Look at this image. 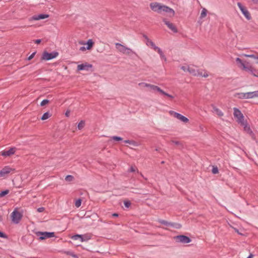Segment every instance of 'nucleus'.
<instances>
[{"instance_id":"nucleus-37","label":"nucleus","mask_w":258,"mask_h":258,"mask_svg":"<svg viewBox=\"0 0 258 258\" xmlns=\"http://www.w3.org/2000/svg\"><path fill=\"white\" fill-rule=\"evenodd\" d=\"M73 179L74 177L71 175H67L65 178V180L67 181H73Z\"/></svg>"},{"instance_id":"nucleus-25","label":"nucleus","mask_w":258,"mask_h":258,"mask_svg":"<svg viewBox=\"0 0 258 258\" xmlns=\"http://www.w3.org/2000/svg\"><path fill=\"white\" fill-rule=\"evenodd\" d=\"M59 252L63 253H65L69 255H71L72 257H75V258L77 257V255L76 254H75L74 252H73L71 251H64V250H60Z\"/></svg>"},{"instance_id":"nucleus-23","label":"nucleus","mask_w":258,"mask_h":258,"mask_svg":"<svg viewBox=\"0 0 258 258\" xmlns=\"http://www.w3.org/2000/svg\"><path fill=\"white\" fill-rule=\"evenodd\" d=\"M243 69L244 70L246 71H247V72H249L251 73L254 76H256L254 74V72H255V70L252 67H251V66L247 67L246 66H243Z\"/></svg>"},{"instance_id":"nucleus-35","label":"nucleus","mask_w":258,"mask_h":258,"mask_svg":"<svg viewBox=\"0 0 258 258\" xmlns=\"http://www.w3.org/2000/svg\"><path fill=\"white\" fill-rule=\"evenodd\" d=\"M93 45V42L91 39H89L87 42V47H86L87 49H90Z\"/></svg>"},{"instance_id":"nucleus-29","label":"nucleus","mask_w":258,"mask_h":258,"mask_svg":"<svg viewBox=\"0 0 258 258\" xmlns=\"http://www.w3.org/2000/svg\"><path fill=\"white\" fill-rule=\"evenodd\" d=\"M124 142L125 143H128V144L132 145L134 146H138V143L133 140H125V141H124Z\"/></svg>"},{"instance_id":"nucleus-26","label":"nucleus","mask_w":258,"mask_h":258,"mask_svg":"<svg viewBox=\"0 0 258 258\" xmlns=\"http://www.w3.org/2000/svg\"><path fill=\"white\" fill-rule=\"evenodd\" d=\"M213 110H214V111L219 116H223L224 114L222 112V111L221 110H220L219 108L216 107H213Z\"/></svg>"},{"instance_id":"nucleus-40","label":"nucleus","mask_w":258,"mask_h":258,"mask_svg":"<svg viewBox=\"0 0 258 258\" xmlns=\"http://www.w3.org/2000/svg\"><path fill=\"white\" fill-rule=\"evenodd\" d=\"M112 139L116 141H120L122 140V138L120 137L113 136L111 137Z\"/></svg>"},{"instance_id":"nucleus-20","label":"nucleus","mask_w":258,"mask_h":258,"mask_svg":"<svg viewBox=\"0 0 258 258\" xmlns=\"http://www.w3.org/2000/svg\"><path fill=\"white\" fill-rule=\"evenodd\" d=\"M48 17H49V15H47V14H39V15H34V16H33L32 17V19L33 20L37 21V20H39L44 19L47 18H48Z\"/></svg>"},{"instance_id":"nucleus-16","label":"nucleus","mask_w":258,"mask_h":258,"mask_svg":"<svg viewBox=\"0 0 258 258\" xmlns=\"http://www.w3.org/2000/svg\"><path fill=\"white\" fill-rule=\"evenodd\" d=\"M163 22L164 24L168 27L169 29H170L173 32L177 33V29L175 26L172 23L170 22L169 21L167 20L166 19H163Z\"/></svg>"},{"instance_id":"nucleus-48","label":"nucleus","mask_w":258,"mask_h":258,"mask_svg":"<svg viewBox=\"0 0 258 258\" xmlns=\"http://www.w3.org/2000/svg\"><path fill=\"white\" fill-rule=\"evenodd\" d=\"M128 171L131 172H135L136 171V168L133 166H132L130 167Z\"/></svg>"},{"instance_id":"nucleus-9","label":"nucleus","mask_w":258,"mask_h":258,"mask_svg":"<svg viewBox=\"0 0 258 258\" xmlns=\"http://www.w3.org/2000/svg\"><path fill=\"white\" fill-rule=\"evenodd\" d=\"M15 170L14 168H11L9 166H6L0 170V177H4L10 173L14 172Z\"/></svg>"},{"instance_id":"nucleus-28","label":"nucleus","mask_w":258,"mask_h":258,"mask_svg":"<svg viewBox=\"0 0 258 258\" xmlns=\"http://www.w3.org/2000/svg\"><path fill=\"white\" fill-rule=\"evenodd\" d=\"M207 10L205 8H203L202 10V12L200 15V19H202L207 16Z\"/></svg>"},{"instance_id":"nucleus-45","label":"nucleus","mask_w":258,"mask_h":258,"mask_svg":"<svg viewBox=\"0 0 258 258\" xmlns=\"http://www.w3.org/2000/svg\"><path fill=\"white\" fill-rule=\"evenodd\" d=\"M160 56V58L161 59H163L165 61H166V57L165 55L164 54V53L161 54Z\"/></svg>"},{"instance_id":"nucleus-2","label":"nucleus","mask_w":258,"mask_h":258,"mask_svg":"<svg viewBox=\"0 0 258 258\" xmlns=\"http://www.w3.org/2000/svg\"><path fill=\"white\" fill-rule=\"evenodd\" d=\"M233 115L234 117L236 118V121L240 125H243L244 122L245 121L244 120V117L241 111L236 107L233 108Z\"/></svg>"},{"instance_id":"nucleus-57","label":"nucleus","mask_w":258,"mask_h":258,"mask_svg":"<svg viewBox=\"0 0 258 258\" xmlns=\"http://www.w3.org/2000/svg\"><path fill=\"white\" fill-rule=\"evenodd\" d=\"M251 1H253V2L255 3H257V1H258V0H251Z\"/></svg>"},{"instance_id":"nucleus-56","label":"nucleus","mask_w":258,"mask_h":258,"mask_svg":"<svg viewBox=\"0 0 258 258\" xmlns=\"http://www.w3.org/2000/svg\"><path fill=\"white\" fill-rule=\"evenodd\" d=\"M253 256V255L251 253L247 258H252Z\"/></svg>"},{"instance_id":"nucleus-53","label":"nucleus","mask_w":258,"mask_h":258,"mask_svg":"<svg viewBox=\"0 0 258 258\" xmlns=\"http://www.w3.org/2000/svg\"><path fill=\"white\" fill-rule=\"evenodd\" d=\"M70 112L69 110H67L65 113L66 116L69 117L70 115Z\"/></svg>"},{"instance_id":"nucleus-10","label":"nucleus","mask_w":258,"mask_h":258,"mask_svg":"<svg viewBox=\"0 0 258 258\" xmlns=\"http://www.w3.org/2000/svg\"><path fill=\"white\" fill-rule=\"evenodd\" d=\"M237 6L239 9L240 10L241 12L243 14V15L245 16V17L248 20H249L251 19V17L250 16V14L248 11L247 10V9L242 6V5L238 2L237 3Z\"/></svg>"},{"instance_id":"nucleus-43","label":"nucleus","mask_w":258,"mask_h":258,"mask_svg":"<svg viewBox=\"0 0 258 258\" xmlns=\"http://www.w3.org/2000/svg\"><path fill=\"white\" fill-rule=\"evenodd\" d=\"M0 237L6 238L7 237V236L6 234L0 231Z\"/></svg>"},{"instance_id":"nucleus-12","label":"nucleus","mask_w":258,"mask_h":258,"mask_svg":"<svg viewBox=\"0 0 258 258\" xmlns=\"http://www.w3.org/2000/svg\"><path fill=\"white\" fill-rule=\"evenodd\" d=\"M162 6L160 3L157 2L151 3L150 4V7L152 10L158 13H161Z\"/></svg>"},{"instance_id":"nucleus-14","label":"nucleus","mask_w":258,"mask_h":258,"mask_svg":"<svg viewBox=\"0 0 258 258\" xmlns=\"http://www.w3.org/2000/svg\"><path fill=\"white\" fill-rule=\"evenodd\" d=\"M93 67V66L91 64H89L87 62H86L85 63H82L81 64H79L77 66V70L78 71H89Z\"/></svg>"},{"instance_id":"nucleus-8","label":"nucleus","mask_w":258,"mask_h":258,"mask_svg":"<svg viewBox=\"0 0 258 258\" xmlns=\"http://www.w3.org/2000/svg\"><path fill=\"white\" fill-rule=\"evenodd\" d=\"M71 238L74 240H79L81 242L87 241L91 239V236L89 234H76L71 237Z\"/></svg>"},{"instance_id":"nucleus-55","label":"nucleus","mask_w":258,"mask_h":258,"mask_svg":"<svg viewBox=\"0 0 258 258\" xmlns=\"http://www.w3.org/2000/svg\"><path fill=\"white\" fill-rule=\"evenodd\" d=\"M234 230L236 232H237L238 234L239 235H242V234L241 233H240L239 231H238V230L236 228H234Z\"/></svg>"},{"instance_id":"nucleus-50","label":"nucleus","mask_w":258,"mask_h":258,"mask_svg":"<svg viewBox=\"0 0 258 258\" xmlns=\"http://www.w3.org/2000/svg\"><path fill=\"white\" fill-rule=\"evenodd\" d=\"M201 77H204L205 78H207L209 76L207 72H205L204 74H202V76Z\"/></svg>"},{"instance_id":"nucleus-58","label":"nucleus","mask_w":258,"mask_h":258,"mask_svg":"<svg viewBox=\"0 0 258 258\" xmlns=\"http://www.w3.org/2000/svg\"><path fill=\"white\" fill-rule=\"evenodd\" d=\"M30 258H38V257H31Z\"/></svg>"},{"instance_id":"nucleus-42","label":"nucleus","mask_w":258,"mask_h":258,"mask_svg":"<svg viewBox=\"0 0 258 258\" xmlns=\"http://www.w3.org/2000/svg\"><path fill=\"white\" fill-rule=\"evenodd\" d=\"M131 205V203L129 201H124V205L126 208H129Z\"/></svg>"},{"instance_id":"nucleus-36","label":"nucleus","mask_w":258,"mask_h":258,"mask_svg":"<svg viewBox=\"0 0 258 258\" xmlns=\"http://www.w3.org/2000/svg\"><path fill=\"white\" fill-rule=\"evenodd\" d=\"M82 203V200L80 199H78L75 202V206L79 208L81 206Z\"/></svg>"},{"instance_id":"nucleus-1","label":"nucleus","mask_w":258,"mask_h":258,"mask_svg":"<svg viewBox=\"0 0 258 258\" xmlns=\"http://www.w3.org/2000/svg\"><path fill=\"white\" fill-rule=\"evenodd\" d=\"M12 221L15 224H18L23 217L22 212H19L17 208H15L11 213Z\"/></svg>"},{"instance_id":"nucleus-46","label":"nucleus","mask_w":258,"mask_h":258,"mask_svg":"<svg viewBox=\"0 0 258 258\" xmlns=\"http://www.w3.org/2000/svg\"><path fill=\"white\" fill-rule=\"evenodd\" d=\"M171 142L173 143H174L175 145H177V146L181 145L180 142L179 141L172 140Z\"/></svg>"},{"instance_id":"nucleus-19","label":"nucleus","mask_w":258,"mask_h":258,"mask_svg":"<svg viewBox=\"0 0 258 258\" xmlns=\"http://www.w3.org/2000/svg\"><path fill=\"white\" fill-rule=\"evenodd\" d=\"M162 11L170 14L172 16H173L175 14L174 11L172 9L165 5L162 6L161 12Z\"/></svg>"},{"instance_id":"nucleus-11","label":"nucleus","mask_w":258,"mask_h":258,"mask_svg":"<svg viewBox=\"0 0 258 258\" xmlns=\"http://www.w3.org/2000/svg\"><path fill=\"white\" fill-rule=\"evenodd\" d=\"M169 112L170 114L171 115H172L174 117L177 118L178 119L180 120V121L184 123H186L189 121L187 117H185L184 116L182 115V114L179 113L174 112L173 111H170Z\"/></svg>"},{"instance_id":"nucleus-33","label":"nucleus","mask_w":258,"mask_h":258,"mask_svg":"<svg viewBox=\"0 0 258 258\" xmlns=\"http://www.w3.org/2000/svg\"><path fill=\"white\" fill-rule=\"evenodd\" d=\"M10 191L9 189H6L0 192V198L5 197L6 195L9 193Z\"/></svg>"},{"instance_id":"nucleus-38","label":"nucleus","mask_w":258,"mask_h":258,"mask_svg":"<svg viewBox=\"0 0 258 258\" xmlns=\"http://www.w3.org/2000/svg\"><path fill=\"white\" fill-rule=\"evenodd\" d=\"M49 102H50V101L48 99H44L40 103V105L41 106H43L45 105L46 104H48V103H49Z\"/></svg>"},{"instance_id":"nucleus-44","label":"nucleus","mask_w":258,"mask_h":258,"mask_svg":"<svg viewBox=\"0 0 258 258\" xmlns=\"http://www.w3.org/2000/svg\"><path fill=\"white\" fill-rule=\"evenodd\" d=\"M36 54V52H34L33 53H32L28 58V60H31V59H32L34 55H35Z\"/></svg>"},{"instance_id":"nucleus-21","label":"nucleus","mask_w":258,"mask_h":258,"mask_svg":"<svg viewBox=\"0 0 258 258\" xmlns=\"http://www.w3.org/2000/svg\"><path fill=\"white\" fill-rule=\"evenodd\" d=\"M116 48L121 53H124L125 52L126 49L127 48L125 46L119 43H115Z\"/></svg>"},{"instance_id":"nucleus-41","label":"nucleus","mask_w":258,"mask_h":258,"mask_svg":"<svg viewBox=\"0 0 258 258\" xmlns=\"http://www.w3.org/2000/svg\"><path fill=\"white\" fill-rule=\"evenodd\" d=\"M153 49L155 51H157L160 55H161V54L163 53L162 50L157 46H156Z\"/></svg>"},{"instance_id":"nucleus-6","label":"nucleus","mask_w":258,"mask_h":258,"mask_svg":"<svg viewBox=\"0 0 258 258\" xmlns=\"http://www.w3.org/2000/svg\"><path fill=\"white\" fill-rule=\"evenodd\" d=\"M158 221L159 223L168 227H171L176 229H180L181 227V225L179 223L169 222L162 219H159Z\"/></svg>"},{"instance_id":"nucleus-51","label":"nucleus","mask_w":258,"mask_h":258,"mask_svg":"<svg viewBox=\"0 0 258 258\" xmlns=\"http://www.w3.org/2000/svg\"><path fill=\"white\" fill-rule=\"evenodd\" d=\"M35 43L36 44H39L41 42V39H36L34 41Z\"/></svg>"},{"instance_id":"nucleus-24","label":"nucleus","mask_w":258,"mask_h":258,"mask_svg":"<svg viewBox=\"0 0 258 258\" xmlns=\"http://www.w3.org/2000/svg\"><path fill=\"white\" fill-rule=\"evenodd\" d=\"M239 99H247L246 93H239L235 95Z\"/></svg>"},{"instance_id":"nucleus-31","label":"nucleus","mask_w":258,"mask_h":258,"mask_svg":"<svg viewBox=\"0 0 258 258\" xmlns=\"http://www.w3.org/2000/svg\"><path fill=\"white\" fill-rule=\"evenodd\" d=\"M243 56L246 57H250V58H253L254 59H258V55H254V54H243Z\"/></svg>"},{"instance_id":"nucleus-49","label":"nucleus","mask_w":258,"mask_h":258,"mask_svg":"<svg viewBox=\"0 0 258 258\" xmlns=\"http://www.w3.org/2000/svg\"><path fill=\"white\" fill-rule=\"evenodd\" d=\"M187 68L188 66H182L181 67V69L183 71L186 72L187 71Z\"/></svg>"},{"instance_id":"nucleus-13","label":"nucleus","mask_w":258,"mask_h":258,"mask_svg":"<svg viewBox=\"0 0 258 258\" xmlns=\"http://www.w3.org/2000/svg\"><path fill=\"white\" fill-rule=\"evenodd\" d=\"M241 125L243 127L244 131L249 135L251 139L253 140H255V135L253 132L252 131V130H251V128H250V126L247 124L246 121H245V122H244L243 125Z\"/></svg>"},{"instance_id":"nucleus-34","label":"nucleus","mask_w":258,"mask_h":258,"mask_svg":"<svg viewBox=\"0 0 258 258\" xmlns=\"http://www.w3.org/2000/svg\"><path fill=\"white\" fill-rule=\"evenodd\" d=\"M236 61L237 63H239L240 64V67H242V69H243V66H245L242 60L239 57H237L236 58Z\"/></svg>"},{"instance_id":"nucleus-4","label":"nucleus","mask_w":258,"mask_h":258,"mask_svg":"<svg viewBox=\"0 0 258 258\" xmlns=\"http://www.w3.org/2000/svg\"><path fill=\"white\" fill-rule=\"evenodd\" d=\"M36 235L37 236H39V240H44L46 238L53 237L55 236L54 232H41L38 231L36 232Z\"/></svg>"},{"instance_id":"nucleus-54","label":"nucleus","mask_w":258,"mask_h":258,"mask_svg":"<svg viewBox=\"0 0 258 258\" xmlns=\"http://www.w3.org/2000/svg\"><path fill=\"white\" fill-rule=\"evenodd\" d=\"M112 216L114 217H117L118 216V214L117 213H113L112 214Z\"/></svg>"},{"instance_id":"nucleus-59","label":"nucleus","mask_w":258,"mask_h":258,"mask_svg":"<svg viewBox=\"0 0 258 258\" xmlns=\"http://www.w3.org/2000/svg\"><path fill=\"white\" fill-rule=\"evenodd\" d=\"M256 59L257 60V61L256 62V63L257 64H258V58H257V59Z\"/></svg>"},{"instance_id":"nucleus-5","label":"nucleus","mask_w":258,"mask_h":258,"mask_svg":"<svg viewBox=\"0 0 258 258\" xmlns=\"http://www.w3.org/2000/svg\"><path fill=\"white\" fill-rule=\"evenodd\" d=\"M58 55V53L57 51H52L50 53L44 51L42 54L41 58L43 60H49L55 58Z\"/></svg>"},{"instance_id":"nucleus-39","label":"nucleus","mask_w":258,"mask_h":258,"mask_svg":"<svg viewBox=\"0 0 258 258\" xmlns=\"http://www.w3.org/2000/svg\"><path fill=\"white\" fill-rule=\"evenodd\" d=\"M212 172L213 174H217L219 172L218 168L217 166H213Z\"/></svg>"},{"instance_id":"nucleus-18","label":"nucleus","mask_w":258,"mask_h":258,"mask_svg":"<svg viewBox=\"0 0 258 258\" xmlns=\"http://www.w3.org/2000/svg\"><path fill=\"white\" fill-rule=\"evenodd\" d=\"M143 37L146 40V44L147 46L151 47L153 49L156 46L155 43L150 40L146 35L143 34Z\"/></svg>"},{"instance_id":"nucleus-15","label":"nucleus","mask_w":258,"mask_h":258,"mask_svg":"<svg viewBox=\"0 0 258 258\" xmlns=\"http://www.w3.org/2000/svg\"><path fill=\"white\" fill-rule=\"evenodd\" d=\"M187 71L195 76H202V72L199 70L195 69L193 67L188 66Z\"/></svg>"},{"instance_id":"nucleus-22","label":"nucleus","mask_w":258,"mask_h":258,"mask_svg":"<svg viewBox=\"0 0 258 258\" xmlns=\"http://www.w3.org/2000/svg\"><path fill=\"white\" fill-rule=\"evenodd\" d=\"M247 99L253 98L258 97V91L247 92Z\"/></svg>"},{"instance_id":"nucleus-30","label":"nucleus","mask_w":258,"mask_h":258,"mask_svg":"<svg viewBox=\"0 0 258 258\" xmlns=\"http://www.w3.org/2000/svg\"><path fill=\"white\" fill-rule=\"evenodd\" d=\"M50 116V115L48 112L44 113L42 116L41 119L42 120H46L48 119Z\"/></svg>"},{"instance_id":"nucleus-17","label":"nucleus","mask_w":258,"mask_h":258,"mask_svg":"<svg viewBox=\"0 0 258 258\" xmlns=\"http://www.w3.org/2000/svg\"><path fill=\"white\" fill-rule=\"evenodd\" d=\"M16 151V148H11L7 151H3L1 152V155L3 156L8 157L13 155Z\"/></svg>"},{"instance_id":"nucleus-32","label":"nucleus","mask_w":258,"mask_h":258,"mask_svg":"<svg viewBox=\"0 0 258 258\" xmlns=\"http://www.w3.org/2000/svg\"><path fill=\"white\" fill-rule=\"evenodd\" d=\"M85 121L84 120H81L78 124V128L79 130H82L85 126Z\"/></svg>"},{"instance_id":"nucleus-27","label":"nucleus","mask_w":258,"mask_h":258,"mask_svg":"<svg viewBox=\"0 0 258 258\" xmlns=\"http://www.w3.org/2000/svg\"><path fill=\"white\" fill-rule=\"evenodd\" d=\"M124 53L130 55L132 54H134L135 55L137 56V54L135 52H134L131 48H128V47H127V48L126 49L125 52Z\"/></svg>"},{"instance_id":"nucleus-52","label":"nucleus","mask_w":258,"mask_h":258,"mask_svg":"<svg viewBox=\"0 0 258 258\" xmlns=\"http://www.w3.org/2000/svg\"><path fill=\"white\" fill-rule=\"evenodd\" d=\"M87 48L84 46H82L80 48V50L84 51H85Z\"/></svg>"},{"instance_id":"nucleus-7","label":"nucleus","mask_w":258,"mask_h":258,"mask_svg":"<svg viewBox=\"0 0 258 258\" xmlns=\"http://www.w3.org/2000/svg\"><path fill=\"white\" fill-rule=\"evenodd\" d=\"M176 242L181 243H188L191 242V239L185 235H179L174 237Z\"/></svg>"},{"instance_id":"nucleus-47","label":"nucleus","mask_w":258,"mask_h":258,"mask_svg":"<svg viewBox=\"0 0 258 258\" xmlns=\"http://www.w3.org/2000/svg\"><path fill=\"white\" fill-rule=\"evenodd\" d=\"M44 210H45L44 208H43V207H40V208H38V209H37V211L38 212L40 213V212H43V211H44Z\"/></svg>"},{"instance_id":"nucleus-3","label":"nucleus","mask_w":258,"mask_h":258,"mask_svg":"<svg viewBox=\"0 0 258 258\" xmlns=\"http://www.w3.org/2000/svg\"><path fill=\"white\" fill-rule=\"evenodd\" d=\"M145 86L146 87H149L151 90H152L153 91H157V92H159L160 94H161L163 95H165L166 96H167L171 99L173 98V96L166 93L165 92H164L163 90H162L160 88H159L157 86H155V85H152L150 84L145 83Z\"/></svg>"}]
</instances>
